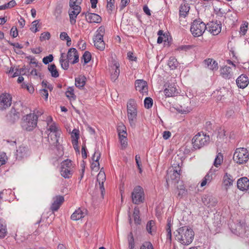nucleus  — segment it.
<instances>
[{"mask_svg":"<svg viewBox=\"0 0 249 249\" xmlns=\"http://www.w3.org/2000/svg\"><path fill=\"white\" fill-rule=\"evenodd\" d=\"M70 6L69 10V15L70 17V21L71 25H74L76 23V18L80 13L81 8L78 5H73Z\"/></svg>","mask_w":249,"mask_h":249,"instance_id":"obj_12","label":"nucleus"},{"mask_svg":"<svg viewBox=\"0 0 249 249\" xmlns=\"http://www.w3.org/2000/svg\"><path fill=\"white\" fill-rule=\"evenodd\" d=\"M110 66L112 71L111 79L112 81L115 82L120 74V64L117 61L113 60L111 63Z\"/></svg>","mask_w":249,"mask_h":249,"instance_id":"obj_18","label":"nucleus"},{"mask_svg":"<svg viewBox=\"0 0 249 249\" xmlns=\"http://www.w3.org/2000/svg\"><path fill=\"white\" fill-rule=\"evenodd\" d=\"M178 63L176 58L174 57H170L168 65L171 70L175 69L178 66Z\"/></svg>","mask_w":249,"mask_h":249,"instance_id":"obj_39","label":"nucleus"},{"mask_svg":"<svg viewBox=\"0 0 249 249\" xmlns=\"http://www.w3.org/2000/svg\"><path fill=\"white\" fill-rule=\"evenodd\" d=\"M132 202L135 204L142 203L144 199L143 190L140 186H136L131 193Z\"/></svg>","mask_w":249,"mask_h":249,"instance_id":"obj_8","label":"nucleus"},{"mask_svg":"<svg viewBox=\"0 0 249 249\" xmlns=\"http://www.w3.org/2000/svg\"><path fill=\"white\" fill-rule=\"evenodd\" d=\"M129 237L130 238L128 239L129 248V249H133L134 248L135 244L134 239L132 232L130 233L129 235Z\"/></svg>","mask_w":249,"mask_h":249,"instance_id":"obj_49","label":"nucleus"},{"mask_svg":"<svg viewBox=\"0 0 249 249\" xmlns=\"http://www.w3.org/2000/svg\"><path fill=\"white\" fill-rule=\"evenodd\" d=\"M140 157L139 155H136L135 160L138 169H139L140 172H142V169L140 165Z\"/></svg>","mask_w":249,"mask_h":249,"instance_id":"obj_60","label":"nucleus"},{"mask_svg":"<svg viewBox=\"0 0 249 249\" xmlns=\"http://www.w3.org/2000/svg\"><path fill=\"white\" fill-rule=\"evenodd\" d=\"M62 6L60 5H57L55 7L54 15H55L56 18H58L60 16L62 13Z\"/></svg>","mask_w":249,"mask_h":249,"instance_id":"obj_54","label":"nucleus"},{"mask_svg":"<svg viewBox=\"0 0 249 249\" xmlns=\"http://www.w3.org/2000/svg\"><path fill=\"white\" fill-rule=\"evenodd\" d=\"M178 197L181 198L182 196L185 194L186 190L185 188L183 185H181L180 188H178Z\"/></svg>","mask_w":249,"mask_h":249,"instance_id":"obj_50","label":"nucleus"},{"mask_svg":"<svg viewBox=\"0 0 249 249\" xmlns=\"http://www.w3.org/2000/svg\"><path fill=\"white\" fill-rule=\"evenodd\" d=\"M172 223L171 220L168 218L167 220V224L166 229V240L167 242L171 243L172 241V231H171Z\"/></svg>","mask_w":249,"mask_h":249,"instance_id":"obj_34","label":"nucleus"},{"mask_svg":"<svg viewBox=\"0 0 249 249\" xmlns=\"http://www.w3.org/2000/svg\"><path fill=\"white\" fill-rule=\"evenodd\" d=\"M130 2V0H121L120 4V8L121 9H124Z\"/></svg>","mask_w":249,"mask_h":249,"instance_id":"obj_63","label":"nucleus"},{"mask_svg":"<svg viewBox=\"0 0 249 249\" xmlns=\"http://www.w3.org/2000/svg\"><path fill=\"white\" fill-rule=\"evenodd\" d=\"M207 29L213 35H217L221 31V24L220 21H212L207 24Z\"/></svg>","mask_w":249,"mask_h":249,"instance_id":"obj_14","label":"nucleus"},{"mask_svg":"<svg viewBox=\"0 0 249 249\" xmlns=\"http://www.w3.org/2000/svg\"><path fill=\"white\" fill-rule=\"evenodd\" d=\"M154 225L155 222L152 220H151L147 223L146 225V230L149 233L152 234L153 231L152 228L154 226Z\"/></svg>","mask_w":249,"mask_h":249,"instance_id":"obj_53","label":"nucleus"},{"mask_svg":"<svg viewBox=\"0 0 249 249\" xmlns=\"http://www.w3.org/2000/svg\"><path fill=\"white\" fill-rule=\"evenodd\" d=\"M10 35L13 37H16L18 35V32L17 29V27L15 26H13L12 27L10 31Z\"/></svg>","mask_w":249,"mask_h":249,"instance_id":"obj_59","label":"nucleus"},{"mask_svg":"<svg viewBox=\"0 0 249 249\" xmlns=\"http://www.w3.org/2000/svg\"><path fill=\"white\" fill-rule=\"evenodd\" d=\"M86 78L84 75H80L75 79V85L79 89L82 88L86 84Z\"/></svg>","mask_w":249,"mask_h":249,"instance_id":"obj_33","label":"nucleus"},{"mask_svg":"<svg viewBox=\"0 0 249 249\" xmlns=\"http://www.w3.org/2000/svg\"><path fill=\"white\" fill-rule=\"evenodd\" d=\"M70 60L67 59V57H66V54L65 53H61V56L59 59L60 63L61 64V68L65 70H67L68 69L69 67V61Z\"/></svg>","mask_w":249,"mask_h":249,"instance_id":"obj_32","label":"nucleus"},{"mask_svg":"<svg viewBox=\"0 0 249 249\" xmlns=\"http://www.w3.org/2000/svg\"><path fill=\"white\" fill-rule=\"evenodd\" d=\"M144 107L146 108H150L153 105V100L150 97H146L144 101Z\"/></svg>","mask_w":249,"mask_h":249,"instance_id":"obj_47","label":"nucleus"},{"mask_svg":"<svg viewBox=\"0 0 249 249\" xmlns=\"http://www.w3.org/2000/svg\"><path fill=\"white\" fill-rule=\"evenodd\" d=\"M19 118V112L17 111L14 107H12L6 116L7 122L10 124H14Z\"/></svg>","mask_w":249,"mask_h":249,"instance_id":"obj_17","label":"nucleus"},{"mask_svg":"<svg viewBox=\"0 0 249 249\" xmlns=\"http://www.w3.org/2000/svg\"><path fill=\"white\" fill-rule=\"evenodd\" d=\"M133 216L135 222L136 224H140L141 219L139 216V210L137 207L134 208L133 212Z\"/></svg>","mask_w":249,"mask_h":249,"instance_id":"obj_44","label":"nucleus"},{"mask_svg":"<svg viewBox=\"0 0 249 249\" xmlns=\"http://www.w3.org/2000/svg\"><path fill=\"white\" fill-rule=\"evenodd\" d=\"M176 240L183 245H189L193 241L194 231L188 226H182L178 228L175 232Z\"/></svg>","mask_w":249,"mask_h":249,"instance_id":"obj_1","label":"nucleus"},{"mask_svg":"<svg viewBox=\"0 0 249 249\" xmlns=\"http://www.w3.org/2000/svg\"><path fill=\"white\" fill-rule=\"evenodd\" d=\"M135 87L136 90L141 93H146L147 91V83L143 80H137L135 81Z\"/></svg>","mask_w":249,"mask_h":249,"instance_id":"obj_27","label":"nucleus"},{"mask_svg":"<svg viewBox=\"0 0 249 249\" xmlns=\"http://www.w3.org/2000/svg\"><path fill=\"white\" fill-rule=\"evenodd\" d=\"M39 23L38 20H34L32 23V27L30 28V30L34 33H36L38 31L37 29V25Z\"/></svg>","mask_w":249,"mask_h":249,"instance_id":"obj_56","label":"nucleus"},{"mask_svg":"<svg viewBox=\"0 0 249 249\" xmlns=\"http://www.w3.org/2000/svg\"><path fill=\"white\" fill-rule=\"evenodd\" d=\"M249 153L246 148H237L233 154V160L238 164H243L247 162L249 160Z\"/></svg>","mask_w":249,"mask_h":249,"instance_id":"obj_6","label":"nucleus"},{"mask_svg":"<svg viewBox=\"0 0 249 249\" xmlns=\"http://www.w3.org/2000/svg\"><path fill=\"white\" fill-rule=\"evenodd\" d=\"M237 87L242 89L246 88L249 84L248 77L245 74L240 75L236 80Z\"/></svg>","mask_w":249,"mask_h":249,"instance_id":"obj_20","label":"nucleus"},{"mask_svg":"<svg viewBox=\"0 0 249 249\" xmlns=\"http://www.w3.org/2000/svg\"><path fill=\"white\" fill-rule=\"evenodd\" d=\"M237 187L242 191L249 190V179L247 177L239 178L237 181Z\"/></svg>","mask_w":249,"mask_h":249,"instance_id":"obj_19","label":"nucleus"},{"mask_svg":"<svg viewBox=\"0 0 249 249\" xmlns=\"http://www.w3.org/2000/svg\"><path fill=\"white\" fill-rule=\"evenodd\" d=\"M178 169L175 170L173 168L170 169L167 172V175L166 177L167 183L168 184L171 181H174L175 183L178 182L180 175V169L178 167Z\"/></svg>","mask_w":249,"mask_h":249,"instance_id":"obj_10","label":"nucleus"},{"mask_svg":"<svg viewBox=\"0 0 249 249\" xmlns=\"http://www.w3.org/2000/svg\"><path fill=\"white\" fill-rule=\"evenodd\" d=\"M210 141V137L203 132H198L192 139V143L193 148L199 149L208 144Z\"/></svg>","mask_w":249,"mask_h":249,"instance_id":"obj_3","label":"nucleus"},{"mask_svg":"<svg viewBox=\"0 0 249 249\" xmlns=\"http://www.w3.org/2000/svg\"><path fill=\"white\" fill-rule=\"evenodd\" d=\"M223 156L222 154L221 153H219L216 158H215L213 165L216 167H218L219 165H221V163L223 162Z\"/></svg>","mask_w":249,"mask_h":249,"instance_id":"obj_42","label":"nucleus"},{"mask_svg":"<svg viewBox=\"0 0 249 249\" xmlns=\"http://www.w3.org/2000/svg\"><path fill=\"white\" fill-rule=\"evenodd\" d=\"M206 29H207V26L205 23L198 19L193 21L190 31L194 36L198 37L203 35Z\"/></svg>","mask_w":249,"mask_h":249,"instance_id":"obj_5","label":"nucleus"},{"mask_svg":"<svg viewBox=\"0 0 249 249\" xmlns=\"http://www.w3.org/2000/svg\"><path fill=\"white\" fill-rule=\"evenodd\" d=\"M51 37V35L49 32H46L42 33L40 36V40L41 41L45 40H49Z\"/></svg>","mask_w":249,"mask_h":249,"instance_id":"obj_55","label":"nucleus"},{"mask_svg":"<svg viewBox=\"0 0 249 249\" xmlns=\"http://www.w3.org/2000/svg\"><path fill=\"white\" fill-rule=\"evenodd\" d=\"M106 180V175L104 172L100 171L97 177V181L101 190L102 196H103L105 192L104 183Z\"/></svg>","mask_w":249,"mask_h":249,"instance_id":"obj_26","label":"nucleus"},{"mask_svg":"<svg viewBox=\"0 0 249 249\" xmlns=\"http://www.w3.org/2000/svg\"><path fill=\"white\" fill-rule=\"evenodd\" d=\"M48 70L51 74V76L54 78H57L59 76V72L57 71L55 65L53 64H51L48 66Z\"/></svg>","mask_w":249,"mask_h":249,"instance_id":"obj_37","label":"nucleus"},{"mask_svg":"<svg viewBox=\"0 0 249 249\" xmlns=\"http://www.w3.org/2000/svg\"><path fill=\"white\" fill-rule=\"evenodd\" d=\"M12 104V97L8 93H4L0 95V110L6 109Z\"/></svg>","mask_w":249,"mask_h":249,"instance_id":"obj_13","label":"nucleus"},{"mask_svg":"<svg viewBox=\"0 0 249 249\" xmlns=\"http://www.w3.org/2000/svg\"><path fill=\"white\" fill-rule=\"evenodd\" d=\"M234 179L232 175L226 173L223 178V185L226 190L232 186Z\"/></svg>","mask_w":249,"mask_h":249,"instance_id":"obj_24","label":"nucleus"},{"mask_svg":"<svg viewBox=\"0 0 249 249\" xmlns=\"http://www.w3.org/2000/svg\"><path fill=\"white\" fill-rule=\"evenodd\" d=\"M164 93L166 97H172L177 95L178 93V86L175 83L170 84L167 82L164 85Z\"/></svg>","mask_w":249,"mask_h":249,"instance_id":"obj_11","label":"nucleus"},{"mask_svg":"<svg viewBox=\"0 0 249 249\" xmlns=\"http://www.w3.org/2000/svg\"><path fill=\"white\" fill-rule=\"evenodd\" d=\"M61 134H49L48 135V142L51 145H54L57 148H59V138Z\"/></svg>","mask_w":249,"mask_h":249,"instance_id":"obj_29","label":"nucleus"},{"mask_svg":"<svg viewBox=\"0 0 249 249\" xmlns=\"http://www.w3.org/2000/svg\"><path fill=\"white\" fill-rule=\"evenodd\" d=\"M203 63L206 67L213 71H217L218 69L217 62L213 59H206L204 61Z\"/></svg>","mask_w":249,"mask_h":249,"instance_id":"obj_28","label":"nucleus"},{"mask_svg":"<svg viewBox=\"0 0 249 249\" xmlns=\"http://www.w3.org/2000/svg\"><path fill=\"white\" fill-rule=\"evenodd\" d=\"M86 210L78 208L71 215V219L73 220H78L83 218L86 215Z\"/></svg>","mask_w":249,"mask_h":249,"instance_id":"obj_30","label":"nucleus"},{"mask_svg":"<svg viewBox=\"0 0 249 249\" xmlns=\"http://www.w3.org/2000/svg\"><path fill=\"white\" fill-rule=\"evenodd\" d=\"M64 198L62 196H57L53 198V202L51 207L52 211H57L63 203Z\"/></svg>","mask_w":249,"mask_h":249,"instance_id":"obj_23","label":"nucleus"},{"mask_svg":"<svg viewBox=\"0 0 249 249\" xmlns=\"http://www.w3.org/2000/svg\"><path fill=\"white\" fill-rule=\"evenodd\" d=\"M248 26L249 23L247 21L243 22V23L241 25L239 31V33L241 35H245L247 31H248Z\"/></svg>","mask_w":249,"mask_h":249,"instance_id":"obj_43","label":"nucleus"},{"mask_svg":"<svg viewBox=\"0 0 249 249\" xmlns=\"http://www.w3.org/2000/svg\"><path fill=\"white\" fill-rule=\"evenodd\" d=\"M73 167L71 161L67 159L61 163L60 174L65 178H69L71 177L73 172Z\"/></svg>","mask_w":249,"mask_h":249,"instance_id":"obj_7","label":"nucleus"},{"mask_svg":"<svg viewBox=\"0 0 249 249\" xmlns=\"http://www.w3.org/2000/svg\"><path fill=\"white\" fill-rule=\"evenodd\" d=\"M98 33L94 38L95 47L100 51H103L105 48V43L103 40L104 28L100 27L98 31Z\"/></svg>","mask_w":249,"mask_h":249,"instance_id":"obj_9","label":"nucleus"},{"mask_svg":"<svg viewBox=\"0 0 249 249\" xmlns=\"http://www.w3.org/2000/svg\"><path fill=\"white\" fill-rule=\"evenodd\" d=\"M66 96L69 98H73V99H75V96L74 94V89L73 87H69L67 90L66 92Z\"/></svg>","mask_w":249,"mask_h":249,"instance_id":"obj_45","label":"nucleus"},{"mask_svg":"<svg viewBox=\"0 0 249 249\" xmlns=\"http://www.w3.org/2000/svg\"><path fill=\"white\" fill-rule=\"evenodd\" d=\"M31 151L27 146L21 145L17 150L16 159L21 160L29 157Z\"/></svg>","mask_w":249,"mask_h":249,"instance_id":"obj_15","label":"nucleus"},{"mask_svg":"<svg viewBox=\"0 0 249 249\" xmlns=\"http://www.w3.org/2000/svg\"><path fill=\"white\" fill-rule=\"evenodd\" d=\"M171 136V133L170 131H165L163 133V138L164 140L168 139Z\"/></svg>","mask_w":249,"mask_h":249,"instance_id":"obj_64","label":"nucleus"},{"mask_svg":"<svg viewBox=\"0 0 249 249\" xmlns=\"http://www.w3.org/2000/svg\"><path fill=\"white\" fill-rule=\"evenodd\" d=\"M7 234V229L6 225L3 223L2 221L0 219V238L4 237Z\"/></svg>","mask_w":249,"mask_h":249,"instance_id":"obj_41","label":"nucleus"},{"mask_svg":"<svg viewBox=\"0 0 249 249\" xmlns=\"http://www.w3.org/2000/svg\"><path fill=\"white\" fill-rule=\"evenodd\" d=\"M203 203L209 208L214 207L217 203V199L210 194L203 196L202 197Z\"/></svg>","mask_w":249,"mask_h":249,"instance_id":"obj_16","label":"nucleus"},{"mask_svg":"<svg viewBox=\"0 0 249 249\" xmlns=\"http://www.w3.org/2000/svg\"><path fill=\"white\" fill-rule=\"evenodd\" d=\"M91 55L89 51H86L82 56V59L84 60V63L87 64L91 60Z\"/></svg>","mask_w":249,"mask_h":249,"instance_id":"obj_46","label":"nucleus"},{"mask_svg":"<svg viewBox=\"0 0 249 249\" xmlns=\"http://www.w3.org/2000/svg\"><path fill=\"white\" fill-rule=\"evenodd\" d=\"M127 55L129 60L134 61H136L137 57L133 55V53L129 52L127 53Z\"/></svg>","mask_w":249,"mask_h":249,"instance_id":"obj_61","label":"nucleus"},{"mask_svg":"<svg viewBox=\"0 0 249 249\" xmlns=\"http://www.w3.org/2000/svg\"><path fill=\"white\" fill-rule=\"evenodd\" d=\"M220 72L221 76L225 79H230L233 75L232 68L227 66L220 68Z\"/></svg>","mask_w":249,"mask_h":249,"instance_id":"obj_25","label":"nucleus"},{"mask_svg":"<svg viewBox=\"0 0 249 249\" xmlns=\"http://www.w3.org/2000/svg\"><path fill=\"white\" fill-rule=\"evenodd\" d=\"M117 131L118 132V135L121 134H125L127 133L126 127L123 124H121V125H118V126L117 127Z\"/></svg>","mask_w":249,"mask_h":249,"instance_id":"obj_52","label":"nucleus"},{"mask_svg":"<svg viewBox=\"0 0 249 249\" xmlns=\"http://www.w3.org/2000/svg\"><path fill=\"white\" fill-rule=\"evenodd\" d=\"M41 114V112L38 115L30 113L24 116L21 122V127L23 129L28 131H32L37 125L38 116Z\"/></svg>","mask_w":249,"mask_h":249,"instance_id":"obj_2","label":"nucleus"},{"mask_svg":"<svg viewBox=\"0 0 249 249\" xmlns=\"http://www.w3.org/2000/svg\"><path fill=\"white\" fill-rule=\"evenodd\" d=\"M217 138L220 142L223 141L226 139V131L224 128H219L217 129Z\"/></svg>","mask_w":249,"mask_h":249,"instance_id":"obj_40","label":"nucleus"},{"mask_svg":"<svg viewBox=\"0 0 249 249\" xmlns=\"http://www.w3.org/2000/svg\"><path fill=\"white\" fill-rule=\"evenodd\" d=\"M190 6L187 3L181 4L179 8V13L181 16L185 17L189 12Z\"/></svg>","mask_w":249,"mask_h":249,"instance_id":"obj_35","label":"nucleus"},{"mask_svg":"<svg viewBox=\"0 0 249 249\" xmlns=\"http://www.w3.org/2000/svg\"><path fill=\"white\" fill-rule=\"evenodd\" d=\"M71 137L72 140L78 141L79 138V131L77 129H74L71 133Z\"/></svg>","mask_w":249,"mask_h":249,"instance_id":"obj_48","label":"nucleus"},{"mask_svg":"<svg viewBox=\"0 0 249 249\" xmlns=\"http://www.w3.org/2000/svg\"><path fill=\"white\" fill-rule=\"evenodd\" d=\"M53 56L52 54H49V55L44 57L43 58L42 61L44 64H48L49 63L51 62L53 60Z\"/></svg>","mask_w":249,"mask_h":249,"instance_id":"obj_57","label":"nucleus"},{"mask_svg":"<svg viewBox=\"0 0 249 249\" xmlns=\"http://www.w3.org/2000/svg\"><path fill=\"white\" fill-rule=\"evenodd\" d=\"M127 117L130 125L134 128L137 121V111L136 107V103L134 100L130 99L127 105Z\"/></svg>","mask_w":249,"mask_h":249,"instance_id":"obj_4","label":"nucleus"},{"mask_svg":"<svg viewBox=\"0 0 249 249\" xmlns=\"http://www.w3.org/2000/svg\"><path fill=\"white\" fill-rule=\"evenodd\" d=\"M82 15H85L87 21L89 23H100L102 18L100 16L95 13L87 12L83 13Z\"/></svg>","mask_w":249,"mask_h":249,"instance_id":"obj_22","label":"nucleus"},{"mask_svg":"<svg viewBox=\"0 0 249 249\" xmlns=\"http://www.w3.org/2000/svg\"><path fill=\"white\" fill-rule=\"evenodd\" d=\"M212 179L213 174L211 173V172H209L207 174V175L202 179V182H201L200 184V186L202 187H204L207 184L210 183L212 181Z\"/></svg>","mask_w":249,"mask_h":249,"instance_id":"obj_36","label":"nucleus"},{"mask_svg":"<svg viewBox=\"0 0 249 249\" xmlns=\"http://www.w3.org/2000/svg\"><path fill=\"white\" fill-rule=\"evenodd\" d=\"M60 38L62 40H66L68 39H70V37L69 36L67 33L62 32L60 35Z\"/></svg>","mask_w":249,"mask_h":249,"instance_id":"obj_62","label":"nucleus"},{"mask_svg":"<svg viewBox=\"0 0 249 249\" xmlns=\"http://www.w3.org/2000/svg\"><path fill=\"white\" fill-rule=\"evenodd\" d=\"M114 1L115 0H107V7L108 10L112 11L114 7Z\"/></svg>","mask_w":249,"mask_h":249,"instance_id":"obj_58","label":"nucleus"},{"mask_svg":"<svg viewBox=\"0 0 249 249\" xmlns=\"http://www.w3.org/2000/svg\"><path fill=\"white\" fill-rule=\"evenodd\" d=\"M66 57H67L69 60H72L71 62L72 64L76 63L79 61V55L77 50L74 48H71L69 50Z\"/></svg>","mask_w":249,"mask_h":249,"instance_id":"obj_21","label":"nucleus"},{"mask_svg":"<svg viewBox=\"0 0 249 249\" xmlns=\"http://www.w3.org/2000/svg\"><path fill=\"white\" fill-rule=\"evenodd\" d=\"M140 249H154L151 243L150 242H144L140 247Z\"/></svg>","mask_w":249,"mask_h":249,"instance_id":"obj_51","label":"nucleus"},{"mask_svg":"<svg viewBox=\"0 0 249 249\" xmlns=\"http://www.w3.org/2000/svg\"><path fill=\"white\" fill-rule=\"evenodd\" d=\"M100 153L98 150H96L93 155L92 160L94 161L91 165L92 170L97 171L99 169V160L100 158Z\"/></svg>","mask_w":249,"mask_h":249,"instance_id":"obj_31","label":"nucleus"},{"mask_svg":"<svg viewBox=\"0 0 249 249\" xmlns=\"http://www.w3.org/2000/svg\"><path fill=\"white\" fill-rule=\"evenodd\" d=\"M48 130L51 132L50 134H61V131L59 129V127L54 122L50 124Z\"/></svg>","mask_w":249,"mask_h":249,"instance_id":"obj_38","label":"nucleus"}]
</instances>
